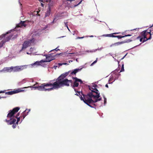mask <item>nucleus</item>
<instances>
[{
	"label": "nucleus",
	"instance_id": "obj_49",
	"mask_svg": "<svg viewBox=\"0 0 153 153\" xmlns=\"http://www.w3.org/2000/svg\"><path fill=\"white\" fill-rule=\"evenodd\" d=\"M75 95H76L78 96V94H77L76 93V94H75Z\"/></svg>",
	"mask_w": 153,
	"mask_h": 153
},
{
	"label": "nucleus",
	"instance_id": "obj_5",
	"mask_svg": "<svg viewBox=\"0 0 153 153\" xmlns=\"http://www.w3.org/2000/svg\"><path fill=\"white\" fill-rule=\"evenodd\" d=\"M150 31H148L147 30H146L140 33V35L141 37H143L144 38L143 39V42H145L147 40L149 39H148V36H150Z\"/></svg>",
	"mask_w": 153,
	"mask_h": 153
},
{
	"label": "nucleus",
	"instance_id": "obj_50",
	"mask_svg": "<svg viewBox=\"0 0 153 153\" xmlns=\"http://www.w3.org/2000/svg\"><path fill=\"white\" fill-rule=\"evenodd\" d=\"M68 30L69 31H70V30H69V28H68Z\"/></svg>",
	"mask_w": 153,
	"mask_h": 153
},
{
	"label": "nucleus",
	"instance_id": "obj_4",
	"mask_svg": "<svg viewBox=\"0 0 153 153\" xmlns=\"http://www.w3.org/2000/svg\"><path fill=\"white\" fill-rule=\"evenodd\" d=\"M120 33H115L111 34H107L105 35H102L103 36L105 37H116L117 38L119 39H121L123 38H124L125 37L128 36H131V35L130 34H128L127 35H125L124 36H115L114 35V34H119Z\"/></svg>",
	"mask_w": 153,
	"mask_h": 153
},
{
	"label": "nucleus",
	"instance_id": "obj_8",
	"mask_svg": "<svg viewBox=\"0 0 153 153\" xmlns=\"http://www.w3.org/2000/svg\"><path fill=\"white\" fill-rule=\"evenodd\" d=\"M50 56H46V60H42L40 61H36L33 64V65H39L42 62H49L51 61L52 59H51L50 60H49L48 58L50 57Z\"/></svg>",
	"mask_w": 153,
	"mask_h": 153
},
{
	"label": "nucleus",
	"instance_id": "obj_52",
	"mask_svg": "<svg viewBox=\"0 0 153 153\" xmlns=\"http://www.w3.org/2000/svg\"><path fill=\"white\" fill-rule=\"evenodd\" d=\"M51 1H52V0H51Z\"/></svg>",
	"mask_w": 153,
	"mask_h": 153
},
{
	"label": "nucleus",
	"instance_id": "obj_40",
	"mask_svg": "<svg viewBox=\"0 0 153 153\" xmlns=\"http://www.w3.org/2000/svg\"><path fill=\"white\" fill-rule=\"evenodd\" d=\"M68 64H67V63H62V65H68Z\"/></svg>",
	"mask_w": 153,
	"mask_h": 153
},
{
	"label": "nucleus",
	"instance_id": "obj_11",
	"mask_svg": "<svg viewBox=\"0 0 153 153\" xmlns=\"http://www.w3.org/2000/svg\"><path fill=\"white\" fill-rule=\"evenodd\" d=\"M72 79H73L75 80V81L74 82V84H71V87L73 88H74L75 87H77L79 85V83L78 82L77 78L76 77H73Z\"/></svg>",
	"mask_w": 153,
	"mask_h": 153
},
{
	"label": "nucleus",
	"instance_id": "obj_48",
	"mask_svg": "<svg viewBox=\"0 0 153 153\" xmlns=\"http://www.w3.org/2000/svg\"><path fill=\"white\" fill-rule=\"evenodd\" d=\"M27 54H29V53H28V52H27Z\"/></svg>",
	"mask_w": 153,
	"mask_h": 153
},
{
	"label": "nucleus",
	"instance_id": "obj_47",
	"mask_svg": "<svg viewBox=\"0 0 153 153\" xmlns=\"http://www.w3.org/2000/svg\"><path fill=\"white\" fill-rule=\"evenodd\" d=\"M122 35H124V33H122Z\"/></svg>",
	"mask_w": 153,
	"mask_h": 153
},
{
	"label": "nucleus",
	"instance_id": "obj_51",
	"mask_svg": "<svg viewBox=\"0 0 153 153\" xmlns=\"http://www.w3.org/2000/svg\"><path fill=\"white\" fill-rule=\"evenodd\" d=\"M74 90H75V91H76V90H75V89H74Z\"/></svg>",
	"mask_w": 153,
	"mask_h": 153
},
{
	"label": "nucleus",
	"instance_id": "obj_3",
	"mask_svg": "<svg viewBox=\"0 0 153 153\" xmlns=\"http://www.w3.org/2000/svg\"><path fill=\"white\" fill-rule=\"evenodd\" d=\"M25 68L24 65L17 66L15 67H11L9 68H4L3 70L5 69V70H9L12 69L13 72H16L21 71Z\"/></svg>",
	"mask_w": 153,
	"mask_h": 153
},
{
	"label": "nucleus",
	"instance_id": "obj_28",
	"mask_svg": "<svg viewBox=\"0 0 153 153\" xmlns=\"http://www.w3.org/2000/svg\"><path fill=\"white\" fill-rule=\"evenodd\" d=\"M70 71H69L68 72H65V73H64V74L65 76V77H66L69 74V73H70Z\"/></svg>",
	"mask_w": 153,
	"mask_h": 153
},
{
	"label": "nucleus",
	"instance_id": "obj_16",
	"mask_svg": "<svg viewBox=\"0 0 153 153\" xmlns=\"http://www.w3.org/2000/svg\"><path fill=\"white\" fill-rule=\"evenodd\" d=\"M150 36L148 37V39H153V27H150Z\"/></svg>",
	"mask_w": 153,
	"mask_h": 153
},
{
	"label": "nucleus",
	"instance_id": "obj_25",
	"mask_svg": "<svg viewBox=\"0 0 153 153\" xmlns=\"http://www.w3.org/2000/svg\"><path fill=\"white\" fill-rule=\"evenodd\" d=\"M96 89L95 88H93L89 86V89L91 91H94V89Z\"/></svg>",
	"mask_w": 153,
	"mask_h": 153
},
{
	"label": "nucleus",
	"instance_id": "obj_7",
	"mask_svg": "<svg viewBox=\"0 0 153 153\" xmlns=\"http://www.w3.org/2000/svg\"><path fill=\"white\" fill-rule=\"evenodd\" d=\"M33 41H34L33 40V39H30L28 41H25L22 45V46L21 51L23 49L27 48V47L31 45V43Z\"/></svg>",
	"mask_w": 153,
	"mask_h": 153
},
{
	"label": "nucleus",
	"instance_id": "obj_43",
	"mask_svg": "<svg viewBox=\"0 0 153 153\" xmlns=\"http://www.w3.org/2000/svg\"><path fill=\"white\" fill-rule=\"evenodd\" d=\"M77 92L79 94V95H80V91L79 92V91H77Z\"/></svg>",
	"mask_w": 153,
	"mask_h": 153
},
{
	"label": "nucleus",
	"instance_id": "obj_45",
	"mask_svg": "<svg viewBox=\"0 0 153 153\" xmlns=\"http://www.w3.org/2000/svg\"><path fill=\"white\" fill-rule=\"evenodd\" d=\"M59 64L60 65H62V64L60 63V64Z\"/></svg>",
	"mask_w": 153,
	"mask_h": 153
},
{
	"label": "nucleus",
	"instance_id": "obj_33",
	"mask_svg": "<svg viewBox=\"0 0 153 153\" xmlns=\"http://www.w3.org/2000/svg\"><path fill=\"white\" fill-rule=\"evenodd\" d=\"M78 82H79L81 84L82 83V81L81 79L77 78Z\"/></svg>",
	"mask_w": 153,
	"mask_h": 153
},
{
	"label": "nucleus",
	"instance_id": "obj_23",
	"mask_svg": "<svg viewBox=\"0 0 153 153\" xmlns=\"http://www.w3.org/2000/svg\"><path fill=\"white\" fill-rule=\"evenodd\" d=\"M39 1H40L42 2H43L44 1L47 2H51V0H39Z\"/></svg>",
	"mask_w": 153,
	"mask_h": 153
},
{
	"label": "nucleus",
	"instance_id": "obj_13",
	"mask_svg": "<svg viewBox=\"0 0 153 153\" xmlns=\"http://www.w3.org/2000/svg\"><path fill=\"white\" fill-rule=\"evenodd\" d=\"M23 91L22 90H21L20 89H17L16 90H14L13 91H9L5 93L6 94H7L8 95H11L13 94H16L17 93H19L22 91Z\"/></svg>",
	"mask_w": 153,
	"mask_h": 153
},
{
	"label": "nucleus",
	"instance_id": "obj_34",
	"mask_svg": "<svg viewBox=\"0 0 153 153\" xmlns=\"http://www.w3.org/2000/svg\"><path fill=\"white\" fill-rule=\"evenodd\" d=\"M57 48H56L55 49H53V50H51L50 51H54V50H55V51H58V50H59V49H57Z\"/></svg>",
	"mask_w": 153,
	"mask_h": 153
},
{
	"label": "nucleus",
	"instance_id": "obj_36",
	"mask_svg": "<svg viewBox=\"0 0 153 153\" xmlns=\"http://www.w3.org/2000/svg\"><path fill=\"white\" fill-rule=\"evenodd\" d=\"M65 26L67 28H68V23L67 22L65 23Z\"/></svg>",
	"mask_w": 153,
	"mask_h": 153
},
{
	"label": "nucleus",
	"instance_id": "obj_10",
	"mask_svg": "<svg viewBox=\"0 0 153 153\" xmlns=\"http://www.w3.org/2000/svg\"><path fill=\"white\" fill-rule=\"evenodd\" d=\"M131 41H132V40H131V39H128L127 40H126L124 41H122V42H117L115 43H114L111 45V46H119V45H120L121 44H123L125 43L129 42H131Z\"/></svg>",
	"mask_w": 153,
	"mask_h": 153
},
{
	"label": "nucleus",
	"instance_id": "obj_6",
	"mask_svg": "<svg viewBox=\"0 0 153 153\" xmlns=\"http://www.w3.org/2000/svg\"><path fill=\"white\" fill-rule=\"evenodd\" d=\"M19 109L20 108L19 107H16L13 108L12 110L10 111L7 114V117L11 118V117H14V114L18 112Z\"/></svg>",
	"mask_w": 153,
	"mask_h": 153
},
{
	"label": "nucleus",
	"instance_id": "obj_1",
	"mask_svg": "<svg viewBox=\"0 0 153 153\" xmlns=\"http://www.w3.org/2000/svg\"><path fill=\"white\" fill-rule=\"evenodd\" d=\"M65 76L64 74H62L56 79V81L53 83H44L41 84L40 86H36L38 84V82L33 86H28L27 87H25L24 88H33L35 89H37L38 90L40 91H50L53 89L58 88L61 87H63V82L64 80V78Z\"/></svg>",
	"mask_w": 153,
	"mask_h": 153
},
{
	"label": "nucleus",
	"instance_id": "obj_29",
	"mask_svg": "<svg viewBox=\"0 0 153 153\" xmlns=\"http://www.w3.org/2000/svg\"><path fill=\"white\" fill-rule=\"evenodd\" d=\"M124 71V65H123L122 66V68L121 70L120 71V72H122Z\"/></svg>",
	"mask_w": 153,
	"mask_h": 153
},
{
	"label": "nucleus",
	"instance_id": "obj_44",
	"mask_svg": "<svg viewBox=\"0 0 153 153\" xmlns=\"http://www.w3.org/2000/svg\"><path fill=\"white\" fill-rule=\"evenodd\" d=\"M30 111V109L28 110V111L27 112V114L29 112V111Z\"/></svg>",
	"mask_w": 153,
	"mask_h": 153
},
{
	"label": "nucleus",
	"instance_id": "obj_42",
	"mask_svg": "<svg viewBox=\"0 0 153 153\" xmlns=\"http://www.w3.org/2000/svg\"><path fill=\"white\" fill-rule=\"evenodd\" d=\"M68 62H69V63H71V62H72V61L71 60H69L68 61Z\"/></svg>",
	"mask_w": 153,
	"mask_h": 153
},
{
	"label": "nucleus",
	"instance_id": "obj_21",
	"mask_svg": "<svg viewBox=\"0 0 153 153\" xmlns=\"http://www.w3.org/2000/svg\"><path fill=\"white\" fill-rule=\"evenodd\" d=\"M144 39V38L143 37H141L140 35L137 38V39H139L140 42H143Z\"/></svg>",
	"mask_w": 153,
	"mask_h": 153
},
{
	"label": "nucleus",
	"instance_id": "obj_53",
	"mask_svg": "<svg viewBox=\"0 0 153 153\" xmlns=\"http://www.w3.org/2000/svg\"><path fill=\"white\" fill-rule=\"evenodd\" d=\"M1 98V97H0V99Z\"/></svg>",
	"mask_w": 153,
	"mask_h": 153
},
{
	"label": "nucleus",
	"instance_id": "obj_41",
	"mask_svg": "<svg viewBox=\"0 0 153 153\" xmlns=\"http://www.w3.org/2000/svg\"><path fill=\"white\" fill-rule=\"evenodd\" d=\"M105 87H107V88H108V85H107V84H106L105 85Z\"/></svg>",
	"mask_w": 153,
	"mask_h": 153
},
{
	"label": "nucleus",
	"instance_id": "obj_17",
	"mask_svg": "<svg viewBox=\"0 0 153 153\" xmlns=\"http://www.w3.org/2000/svg\"><path fill=\"white\" fill-rule=\"evenodd\" d=\"M82 68L81 69H74L73 71L71 72L70 74L71 75H72L73 74H76L79 71L81 70Z\"/></svg>",
	"mask_w": 153,
	"mask_h": 153
},
{
	"label": "nucleus",
	"instance_id": "obj_22",
	"mask_svg": "<svg viewBox=\"0 0 153 153\" xmlns=\"http://www.w3.org/2000/svg\"><path fill=\"white\" fill-rule=\"evenodd\" d=\"M97 50H99V49H95L94 50H88L86 51L87 52H91V53H93L94 52H95Z\"/></svg>",
	"mask_w": 153,
	"mask_h": 153
},
{
	"label": "nucleus",
	"instance_id": "obj_9",
	"mask_svg": "<svg viewBox=\"0 0 153 153\" xmlns=\"http://www.w3.org/2000/svg\"><path fill=\"white\" fill-rule=\"evenodd\" d=\"M62 82L63 84V87L64 86L68 87L70 86V83H71V84H72L73 83V81L71 80H68V79H64V80Z\"/></svg>",
	"mask_w": 153,
	"mask_h": 153
},
{
	"label": "nucleus",
	"instance_id": "obj_39",
	"mask_svg": "<svg viewBox=\"0 0 153 153\" xmlns=\"http://www.w3.org/2000/svg\"><path fill=\"white\" fill-rule=\"evenodd\" d=\"M32 50H33V48H30V51H32Z\"/></svg>",
	"mask_w": 153,
	"mask_h": 153
},
{
	"label": "nucleus",
	"instance_id": "obj_2",
	"mask_svg": "<svg viewBox=\"0 0 153 153\" xmlns=\"http://www.w3.org/2000/svg\"><path fill=\"white\" fill-rule=\"evenodd\" d=\"M94 91L89 92L87 95L83 94V97L82 96L80 97L81 100H82L85 104L91 108H94L91 104H94V100L100 97V93L97 89H94Z\"/></svg>",
	"mask_w": 153,
	"mask_h": 153
},
{
	"label": "nucleus",
	"instance_id": "obj_26",
	"mask_svg": "<svg viewBox=\"0 0 153 153\" xmlns=\"http://www.w3.org/2000/svg\"><path fill=\"white\" fill-rule=\"evenodd\" d=\"M97 58L96 59V60H95V61H94L92 64H91V66H92L94 64H95V63H96L97 62Z\"/></svg>",
	"mask_w": 153,
	"mask_h": 153
},
{
	"label": "nucleus",
	"instance_id": "obj_18",
	"mask_svg": "<svg viewBox=\"0 0 153 153\" xmlns=\"http://www.w3.org/2000/svg\"><path fill=\"white\" fill-rule=\"evenodd\" d=\"M27 110H26L24 111L22 114V116H21V118H22L23 117L22 119L21 120V121L24 119L25 116L27 115L26 114V113L27 112Z\"/></svg>",
	"mask_w": 153,
	"mask_h": 153
},
{
	"label": "nucleus",
	"instance_id": "obj_30",
	"mask_svg": "<svg viewBox=\"0 0 153 153\" xmlns=\"http://www.w3.org/2000/svg\"><path fill=\"white\" fill-rule=\"evenodd\" d=\"M17 124H16V123L13 124V125H12V127L13 128H15L16 126V125Z\"/></svg>",
	"mask_w": 153,
	"mask_h": 153
},
{
	"label": "nucleus",
	"instance_id": "obj_24",
	"mask_svg": "<svg viewBox=\"0 0 153 153\" xmlns=\"http://www.w3.org/2000/svg\"><path fill=\"white\" fill-rule=\"evenodd\" d=\"M20 118L21 117H19L16 118L17 119V120H16V124H18V122L20 121Z\"/></svg>",
	"mask_w": 153,
	"mask_h": 153
},
{
	"label": "nucleus",
	"instance_id": "obj_14",
	"mask_svg": "<svg viewBox=\"0 0 153 153\" xmlns=\"http://www.w3.org/2000/svg\"><path fill=\"white\" fill-rule=\"evenodd\" d=\"M10 120H6V122L7 123V124L8 125H12L15 124V123H16V119L15 118H14L13 119H11L10 118Z\"/></svg>",
	"mask_w": 153,
	"mask_h": 153
},
{
	"label": "nucleus",
	"instance_id": "obj_31",
	"mask_svg": "<svg viewBox=\"0 0 153 153\" xmlns=\"http://www.w3.org/2000/svg\"><path fill=\"white\" fill-rule=\"evenodd\" d=\"M10 32H7L6 34H2V35H1V36L2 37V38H3V37H4L5 36L7 35V34H8V33H10Z\"/></svg>",
	"mask_w": 153,
	"mask_h": 153
},
{
	"label": "nucleus",
	"instance_id": "obj_38",
	"mask_svg": "<svg viewBox=\"0 0 153 153\" xmlns=\"http://www.w3.org/2000/svg\"><path fill=\"white\" fill-rule=\"evenodd\" d=\"M5 92V91H0V93H4Z\"/></svg>",
	"mask_w": 153,
	"mask_h": 153
},
{
	"label": "nucleus",
	"instance_id": "obj_19",
	"mask_svg": "<svg viewBox=\"0 0 153 153\" xmlns=\"http://www.w3.org/2000/svg\"><path fill=\"white\" fill-rule=\"evenodd\" d=\"M102 100V97H100H100L99 98H96L95 99V100H94V104H91V105H94L95 106V105L94 104V103L97 102L98 101H100Z\"/></svg>",
	"mask_w": 153,
	"mask_h": 153
},
{
	"label": "nucleus",
	"instance_id": "obj_20",
	"mask_svg": "<svg viewBox=\"0 0 153 153\" xmlns=\"http://www.w3.org/2000/svg\"><path fill=\"white\" fill-rule=\"evenodd\" d=\"M50 12L51 10L50 8H49V9L47 11V12L45 14V16H49L50 15Z\"/></svg>",
	"mask_w": 153,
	"mask_h": 153
},
{
	"label": "nucleus",
	"instance_id": "obj_37",
	"mask_svg": "<svg viewBox=\"0 0 153 153\" xmlns=\"http://www.w3.org/2000/svg\"><path fill=\"white\" fill-rule=\"evenodd\" d=\"M19 113H18L16 115L15 117L16 118H17L19 116Z\"/></svg>",
	"mask_w": 153,
	"mask_h": 153
},
{
	"label": "nucleus",
	"instance_id": "obj_35",
	"mask_svg": "<svg viewBox=\"0 0 153 153\" xmlns=\"http://www.w3.org/2000/svg\"><path fill=\"white\" fill-rule=\"evenodd\" d=\"M84 38V36H83V37H77L76 38V39H82L83 38Z\"/></svg>",
	"mask_w": 153,
	"mask_h": 153
},
{
	"label": "nucleus",
	"instance_id": "obj_12",
	"mask_svg": "<svg viewBox=\"0 0 153 153\" xmlns=\"http://www.w3.org/2000/svg\"><path fill=\"white\" fill-rule=\"evenodd\" d=\"M29 21L27 20L26 21H21L19 23L16 25L17 27H22L24 26L25 27H26L27 25L25 24V22H28Z\"/></svg>",
	"mask_w": 153,
	"mask_h": 153
},
{
	"label": "nucleus",
	"instance_id": "obj_15",
	"mask_svg": "<svg viewBox=\"0 0 153 153\" xmlns=\"http://www.w3.org/2000/svg\"><path fill=\"white\" fill-rule=\"evenodd\" d=\"M12 36V35H10L8 36L7 37L6 39H5L3 40L1 42V43L2 44L8 41L11 38Z\"/></svg>",
	"mask_w": 153,
	"mask_h": 153
},
{
	"label": "nucleus",
	"instance_id": "obj_32",
	"mask_svg": "<svg viewBox=\"0 0 153 153\" xmlns=\"http://www.w3.org/2000/svg\"><path fill=\"white\" fill-rule=\"evenodd\" d=\"M103 97L104 98V103L105 104L106 103L107 99H106V98H105V97Z\"/></svg>",
	"mask_w": 153,
	"mask_h": 153
},
{
	"label": "nucleus",
	"instance_id": "obj_46",
	"mask_svg": "<svg viewBox=\"0 0 153 153\" xmlns=\"http://www.w3.org/2000/svg\"><path fill=\"white\" fill-rule=\"evenodd\" d=\"M90 37H93V36L92 35V36H90Z\"/></svg>",
	"mask_w": 153,
	"mask_h": 153
},
{
	"label": "nucleus",
	"instance_id": "obj_27",
	"mask_svg": "<svg viewBox=\"0 0 153 153\" xmlns=\"http://www.w3.org/2000/svg\"><path fill=\"white\" fill-rule=\"evenodd\" d=\"M45 56H46V57L47 56H50V57H49V58H48V59L49 60H50L51 59H52V60H53V57H52L51 56V54H49V55H45Z\"/></svg>",
	"mask_w": 153,
	"mask_h": 153
},
{
	"label": "nucleus",
	"instance_id": "obj_54",
	"mask_svg": "<svg viewBox=\"0 0 153 153\" xmlns=\"http://www.w3.org/2000/svg\"><path fill=\"white\" fill-rule=\"evenodd\" d=\"M153 26V25H152V26Z\"/></svg>",
	"mask_w": 153,
	"mask_h": 153
}]
</instances>
